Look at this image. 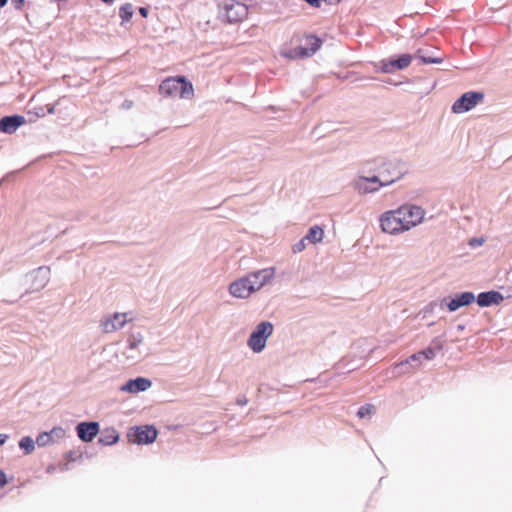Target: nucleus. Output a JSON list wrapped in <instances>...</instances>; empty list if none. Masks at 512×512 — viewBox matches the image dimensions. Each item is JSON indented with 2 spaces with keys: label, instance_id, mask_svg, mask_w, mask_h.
<instances>
[{
  "label": "nucleus",
  "instance_id": "obj_1",
  "mask_svg": "<svg viewBox=\"0 0 512 512\" xmlns=\"http://www.w3.org/2000/svg\"><path fill=\"white\" fill-rule=\"evenodd\" d=\"M425 215L426 212L421 206L406 203L383 212L379 217L380 229L388 235H400L419 226Z\"/></svg>",
  "mask_w": 512,
  "mask_h": 512
},
{
  "label": "nucleus",
  "instance_id": "obj_2",
  "mask_svg": "<svg viewBox=\"0 0 512 512\" xmlns=\"http://www.w3.org/2000/svg\"><path fill=\"white\" fill-rule=\"evenodd\" d=\"M160 94L166 97L179 96L190 100L194 96V88L190 81L183 76L168 77L159 86Z\"/></svg>",
  "mask_w": 512,
  "mask_h": 512
},
{
  "label": "nucleus",
  "instance_id": "obj_3",
  "mask_svg": "<svg viewBox=\"0 0 512 512\" xmlns=\"http://www.w3.org/2000/svg\"><path fill=\"white\" fill-rule=\"evenodd\" d=\"M406 175L404 165L399 160H383L379 165L380 186L389 187Z\"/></svg>",
  "mask_w": 512,
  "mask_h": 512
},
{
  "label": "nucleus",
  "instance_id": "obj_4",
  "mask_svg": "<svg viewBox=\"0 0 512 512\" xmlns=\"http://www.w3.org/2000/svg\"><path fill=\"white\" fill-rule=\"evenodd\" d=\"M273 331L274 326L269 321H262L257 324L247 340L248 348L256 354L261 353L265 349L267 340L273 334Z\"/></svg>",
  "mask_w": 512,
  "mask_h": 512
},
{
  "label": "nucleus",
  "instance_id": "obj_5",
  "mask_svg": "<svg viewBox=\"0 0 512 512\" xmlns=\"http://www.w3.org/2000/svg\"><path fill=\"white\" fill-rule=\"evenodd\" d=\"M123 355L128 360H139L146 355L144 351V335L141 331H130L126 338V345L123 350Z\"/></svg>",
  "mask_w": 512,
  "mask_h": 512
},
{
  "label": "nucleus",
  "instance_id": "obj_6",
  "mask_svg": "<svg viewBox=\"0 0 512 512\" xmlns=\"http://www.w3.org/2000/svg\"><path fill=\"white\" fill-rule=\"evenodd\" d=\"M50 280V268L41 266L25 276L27 292L33 293L42 290Z\"/></svg>",
  "mask_w": 512,
  "mask_h": 512
},
{
  "label": "nucleus",
  "instance_id": "obj_7",
  "mask_svg": "<svg viewBox=\"0 0 512 512\" xmlns=\"http://www.w3.org/2000/svg\"><path fill=\"white\" fill-rule=\"evenodd\" d=\"M158 435V431L154 426H135L130 428L127 438L130 443L137 445L151 444Z\"/></svg>",
  "mask_w": 512,
  "mask_h": 512
},
{
  "label": "nucleus",
  "instance_id": "obj_8",
  "mask_svg": "<svg viewBox=\"0 0 512 512\" xmlns=\"http://www.w3.org/2000/svg\"><path fill=\"white\" fill-rule=\"evenodd\" d=\"M228 292L233 298L244 300L254 294L255 290L246 274L232 281L228 286Z\"/></svg>",
  "mask_w": 512,
  "mask_h": 512
},
{
  "label": "nucleus",
  "instance_id": "obj_9",
  "mask_svg": "<svg viewBox=\"0 0 512 512\" xmlns=\"http://www.w3.org/2000/svg\"><path fill=\"white\" fill-rule=\"evenodd\" d=\"M255 292L261 290L267 285H271L276 277L275 267H266L247 273Z\"/></svg>",
  "mask_w": 512,
  "mask_h": 512
},
{
  "label": "nucleus",
  "instance_id": "obj_10",
  "mask_svg": "<svg viewBox=\"0 0 512 512\" xmlns=\"http://www.w3.org/2000/svg\"><path fill=\"white\" fill-rule=\"evenodd\" d=\"M131 318L127 313L116 312L106 315L100 320V328L104 333H114L121 330Z\"/></svg>",
  "mask_w": 512,
  "mask_h": 512
},
{
  "label": "nucleus",
  "instance_id": "obj_11",
  "mask_svg": "<svg viewBox=\"0 0 512 512\" xmlns=\"http://www.w3.org/2000/svg\"><path fill=\"white\" fill-rule=\"evenodd\" d=\"M484 95L481 92H466L458 98L452 105V111L456 114H462L473 109Z\"/></svg>",
  "mask_w": 512,
  "mask_h": 512
},
{
  "label": "nucleus",
  "instance_id": "obj_12",
  "mask_svg": "<svg viewBox=\"0 0 512 512\" xmlns=\"http://www.w3.org/2000/svg\"><path fill=\"white\" fill-rule=\"evenodd\" d=\"M380 178L376 175L367 177V176H358L353 181V188L359 194L367 195L378 192L384 186H380Z\"/></svg>",
  "mask_w": 512,
  "mask_h": 512
},
{
  "label": "nucleus",
  "instance_id": "obj_13",
  "mask_svg": "<svg viewBox=\"0 0 512 512\" xmlns=\"http://www.w3.org/2000/svg\"><path fill=\"white\" fill-rule=\"evenodd\" d=\"M66 435V430L57 426L52 428L50 431L40 433L36 438V444L39 447L53 445L62 441Z\"/></svg>",
  "mask_w": 512,
  "mask_h": 512
},
{
  "label": "nucleus",
  "instance_id": "obj_14",
  "mask_svg": "<svg viewBox=\"0 0 512 512\" xmlns=\"http://www.w3.org/2000/svg\"><path fill=\"white\" fill-rule=\"evenodd\" d=\"M151 386L152 382L150 379L137 377L135 379L128 380L123 386H121L120 390L122 392L136 394L148 390Z\"/></svg>",
  "mask_w": 512,
  "mask_h": 512
},
{
  "label": "nucleus",
  "instance_id": "obj_15",
  "mask_svg": "<svg viewBox=\"0 0 512 512\" xmlns=\"http://www.w3.org/2000/svg\"><path fill=\"white\" fill-rule=\"evenodd\" d=\"M77 435L83 442H91L99 432L97 422H81L76 427Z\"/></svg>",
  "mask_w": 512,
  "mask_h": 512
},
{
  "label": "nucleus",
  "instance_id": "obj_16",
  "mask_svg": "<svg viewBox=\"0 0 512 512\" xmlns=\"http://www.w3.org/2000/svg\"><path fill=\"white\" fill-rule=\"evenodd\" d=\"M26 122L24 116L12 115L0 119V131L6 134H13Z\"/></svg>",
  "mask_w": 512,
  "mask_h": 512
},
{
  "label": "nucleus",
  "instance_id": "obj_17",
  "mask_svg": "<svg viewBox=\"0 0 512 512\" xmlns=\"http://www.w3.org/2000/svg\"><path fill=\"white\" fill-rule=\"evenodd\" d=\"M475 299L474 293L467 291L457 294L454 298L446 302V306L450 312H455L459 308L473 303Z\"/></svg>",
  "mask_w": 512,
  "mask_h": 512
},
{
  "label": "nucleus",
  "instance_id": "obj_18",
  "mask_svg": "<svg viewBox=\"0 0 512 512\" xmlns=\"http://www.w3.org/2000/svg\"><path fill=\"white\" fill-rule=\"evenodd\" d=\"M226 17L229 22H237L244 19L248 13L247 6L240 3L235 2L230 5H226Z\"/></svg>",
  "mask_w": 512,
  "mask_h": 512
},
{
  "label": "nucleus",
  "instance_id": "obj_19",
  "mask_svg": "<svg viewBox=\"0 0 512 512\" xmlns=\"http://www.w3.org/2000/svg\"><path fill=\"white\" fill-rule=\"evenodd\" d=\"M504 297L500 292L488 291L482 292L477 296V304L480 307H489L492 305H498L503 301Z\"/></svg>",
  "mask_w": 512,
  "mask_h": 512
},
{
  "label": "nucleus",
  "instance_id": "obj_20",
  "mask_svg": "<svg viewBox=\"0 0 512 512\" xmlns=\"http://www.w3.org/2000/svg\"><path fill=\"white\" fill-rule=\"evenodd\" d=\"M306 47H303L304 57H311L314 55L322 46V40L315 35L306 36Z\"/></svg>",
  "mask_w": 512,
  "mask_h": 512
},
{
  "label": "nucleus",
  "instance_id": "obj_21",
  "mask_svg": "<svg viewBox=\"0 0 512 512\" xmlns=\"http://www.w3.org/2000/svg\"><path fill=\"white\" fill-rule=\"evenodd\" d=\"M323 236V229L320 226L315 225L308 230V233L305 235L304 240H307L312 244H317L322 241Z\"/></svg>",
  "mask_w": 512,
  "mask_h": 512
},
{
  "label": "nucleus",
  "instance_id": "obj_22",
  "mask_svg": "<svg viewBox=\"0 0 512 512\" xmlns=\"http://www.w3.org/2000/svg\"><path fill=\"white\" fill-rule=\"evenodd\" d=\"M119 440V434L115 429H107L103 432L101 437L99 438V443L103 445H112L117 443Z\"/></svg>",
  "mask_w": 512,
  "mask_h": 512
},
{
  "label": "nucleus",
  "instance_id": "obj_23",
  "mask_svg": "<svg viewBox=\"0 0 512 512\" xmlns=\"http://www.w3.org/2000/svg\"><path fill=\"white\" fill-rule=\"evenodd\" d=\"M280 54L284 58H287L290 60L305 58L304 50H303L302 46L295 47V48H283L281 50Z\"/></svg>",
  "mask_w": 512,
  "mask_h": 512
},
{
  "label": "nucleus",
  "instance_id": "obj_24",
  "mask_svg": "<svg viewBox=\"0 0 512 512\" xmlns=\"http://www.w3.org/2000/svg\"><path fill=\"white\" fill-rule=\"evenodd\" d=\"M415 370L413 364L410 363V360L408 358L404 361H401L397 363L392 370V373L394 376H401L403 374L410 373L411 371Z\"/></svg>",
  "mask_w": 512,
  "mask_h": 512
},
{
  "label": "nucleus",
  "instance_id": "obj_25",
  "mask_svg": "<svg viewBox=\"0 0 512 512\" xmlns=\"http://www.w3.org/2000/svg\"><path fill=\"white\" fill-rule=\"evenodd\" d=\"M134 14L133 5L131 3H125L119 7V16L121 18V24L129 22Z\"/></svg>",
  "mask_w": 512,
  "mask_h": 512
},
{
  "label": "nucleus",
  "instance_id": "obj_26",
  "mask_svg": "<svg viewBox=\"0 0 512 512\" xmlns=\"http://www.w3.org/2000/svg\"><path fill=\"white\" fill-rule=\"evenodd\" d=\"M36 440L30 436L22 437L19 441V447L24 450L25 454H31L35 449Z\"/></svg>",
  "mask_w": 512,
  "mask_h": 512
},
{
  "label": "nucleus",
  "instance_id": "obj_27",
  "mask_svg": "<svg viewBox=\"0 0 512 512\" xmlns=\"http://www.w3.org/2000/svg\"><path fill=\"white\" fill-rule=\"evenodd\" d=\"M412 61V56L409 54H403L398 59L392 60L395 71L407 68Z\"/></svg>",
  "mask_w": 512,
  "mask_h": 512
},
{
  "label": "nucleus",
  "instance_id": "obj_28",
  "mask_svg": "<svg viewBox=\"0 0 512 512\" xmlns=\"http://www.w3.org/2000/svg\"><path fill=\"white\" fill-rule=\"evenodd\" d=\"M416 56L424 63V64H440L443 62L441 57H431L430 55H426L424 50L418 49L416 52Z\"/></svg>",
  "mask_w": 512,
  "mask_h": 512
},
{
  "label": "nucleus",
  "instance_id": "obj_29",
  "mask_svg": "<svg viewBox=\"0 0 512 512\" xmlns=\"http://www.w3.org/2000/svg\"><path fill=\"white\" fill-rule=\"evenodd\" d=\"M378 71L382 73H393L395 72V68L392 60H382L379 62L377 66Z\"/></svg>",
  "mask_w": 512,
  "mask_h": 512
},
{
  "label": "nucleus",
  "instance_id": "obj_30",
  "mask_svg": "<svg viewBox=\"0 0 512 512\" xmlns=\"http://www.w3.org/2000/svg\"><path fill=\"white\" fill-rule=\"evenodd\" d=\"M441 349V345H438L437 349L428 347L425 350L419 351L424 360H432L436 356V351Z\"/></svg>",
  "mask_w": 512,
  "mask_h": 512
},
{
  "label": "nucleus",
  "instance_id": "obj_31",
  "mask_svg": "<svg viewBox=\"0 0 512 512\" xmlns=\"http://www.w3.org/2000/svg\"><path fill=\"white\" fill-rule=\"evenodd\" d=\"M373 412H374V406L367 404L358 409L357 415L360 418H366V417H371Z\"/></svg>",
  "mask_w": 512,
  "mask_h": 512
},
{
  "label": "nucleus",
  "instance_id": "obj_32",
  "mask_svg": "<svg viewBox=\"0 0 512 512\" xmlns=\"http://www.w3.org/2000/svg\"><path fill=\"white\" fill-rule=\"evenodd\" d=\"M408 360H410V363L413 364L414 366V369H417L418 367H420L423 363V358L420 354V352H417L413 355H411Z\"/></svg>",
  "mask_w": 512,
  "mask_h": 512
},
{
  "label": "nucleus",
  "instance_id": "obj_33",
  "mask_svg": "<svg viewBox=\"0 0 512 512\" xmlns=\"http://www.w3.org/2000/svg\"><path fill=\"white\" fill-rule=\"evenodd\" d=\"M485 240L482 237H474L469 240V246L472 248L480 247L484 244Z\"/></svg>",
  "mask_w": 512,
  "mask_h": 512
},
{
  "label": "nucleus",
  "instance_id": "obj_34",
  "mask_svg": "<svg viewBox=\"0 0 512 512\" xmlns=\"http://www.w3.org/2000/svg\"><path fill=\"white\" fill-rule=\"evenodd\" d=\"M306 241L307 240H304V238H302L298 243H296L293 246V252L298 253V252L303 251L306 248V243H305Z\"/></svg>",
  "mask_w": 512,
  "mask_h": 512
},
{
  "label": "nucleus",
  "instance_id": "obj_35",
  "mask_svg": "<svg viewBox=\"0 0 512 512\" xmlns=\"http://www.w3.org/2000/svg\"><path fill=\"white\" fill-rule=\"evenodd\" d=\"M11 4L16 10H22L25 5V0H12Z\"/></svg>",
  "mask_w": 512,
  "mask_h": 512
},
{
  "label": "nucleus",
  "instance_id": "obj_36",
  "mask_svg": "<svg viewBox=\"0 0 512 512\" xmlns=\"http://www.w3.org/2000/svg\"><path fill=\"white\" fill-rule=\"evenodd\" d=\"M7 484L6 474L3 471H0V488L4 487Z\"/></svg>",
  "mask_w": 512,
  "mask_h": 512
},
{
  "label": "nucleus",
  "instance_id": "obj_37",
  "mask_svg": "<svg viewBox=\"0 0 512 512\" xmlns=\"http://www.w3.org/2000/svg\"><path fill=\"white\" fill-rule=\"evenodd\" d=\"M236 403L240 406H245L248 403V400L246 397L241 396L237 398Z\"/></svg>",
  "mask_w": 512,
  "mask_h": 512
},
{
  "label": "nucleus",
  "instance_id": "obj_38",
  "mask_svg": "<svg viewBox=\"0 0 512 512\" xmlns=\"http://www.w3.org/2000/svg\"><path fill=\"white\" fill-rule=\"evenodd\" d=\"M133 105V102L132 101H129V100H126L122 103V108L123 109H130Z\"/></svg>",
  "mask_w": 512,
  "mask_h": 512
},
{
  "label": "nucleus",
  "instance_id": "obj_39",
  "mask_svg": "<svg viewBox=\"0 0 512 512\" xmlns=\"http://www.w3.org/2000/svg\"><path fill=\"white\" fill-rule=\"evenodd\" d=\"M139 13L141 14V16H143V17H145V18H146V17L148 16V13H149V12H148V9H147V8H145V7H140V8H139Z\"/></svg>",
  "mask_w": 512,
  "mask_h": 512
},
{
  "label": "nucleus",
  "instance_id": "obj_40",
  "mask_svg": "<svg viewBox=\"0 0 512 512\" xmlns=\"http://www.w3.org/2000/svg\"><path fill=\"white\" fill-rule=\"evenodd\" d=\"M9 436L7 434H0V446L3 445L7 440Z\"/></svg>",
  "mask_w": 512,
  "mask_h": 512
},
{
  "label": "nucleus",
  "instance_id": "obj_41",
  "mask_svg": "<svg viewBox=\"0 0 512 512\" xmlns=\"http://www.w3.org/2000/svg\"><path fill=\"white\" fill-rule=\"evenodd\" d=\"M47 112L49 114H54L55 113V106L54 105L49 106L48 109H47Z\"/></svg>",
  "mask_w": 512,
  "mask_h": 512
},
{
  "label": "nucleus",
  "instance_id": "obj_42",
  "mask_svg": "<svg viewBox=\"0 0 512 512\" xmlns=\"http://www.w3.org/2000/svg\"><path fill=\"white\" fill-rule=\"evenodd\" d=\"M103 3L107 4V5H112L114 3L115 0H101Z\"/></svg>",
  "mask_w": 512,
  "mask_h": 512
},
{
  "label": "nucleus",
  "instance_id": "obj_43",
  "mask_svg": "<svg viewBox=\"0 0 512 512\" xmlns=\"http://www.w3.org/2000/svg\"><path fill=\"white\" fill-rule=\"evenodd\" d=\"M8 0H0V8L7 4Z\"/></svg>",
  "mask_w": 512,
  "mask_h": 512
},
{
  "label": "nucleus",
  "instance_id": "obj_44",
  "mask_svg": "<svg viewBox=\"0 0 512 512\" xmlns=\"http://www.w3.org/2000/svg\"><path fill=\"white\" fill-rule=\"evenodd\" d=\"M457 328H458V330L462 331V330H464V325H458Z\"/></svg>",
  "mask_w": 512,
  "mask_h": 512
}]
</instances>
